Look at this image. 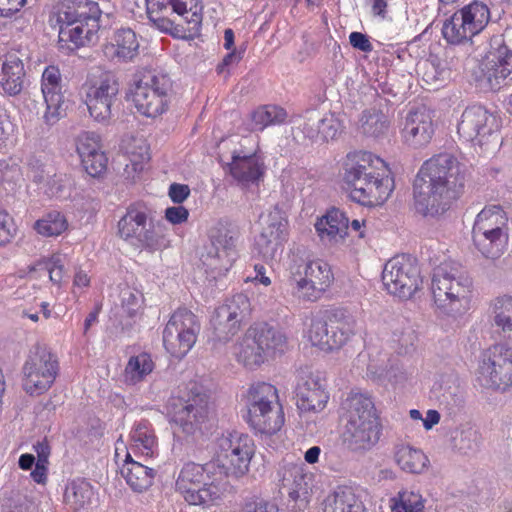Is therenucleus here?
I'll list each match as a JSON object with an SVG mask.
<instances>
[{
    "label": "nucleus",
    "mask_w": 512,
    "mask_h": 512,
    "mask_svg": "<svg viewBox=\"0 0 512 512\" xmlns=\"http://www.w3.org/2000/svg\"><path fill=\"white\" fill-rule=\"evenodd\" d=\"M465 173L458 159L447 152L427 159L413 182L414 207L424 217H436L450 209L463 193Z\"/></svg>",
    "instance_id": "1"
},
{
    "label": "nucleus",
    "mask_w": 512,
    "mask_h": 512,
    "mask_svg": "<svg viewBox=\"0 0 512 512\" xmlns=\"http://www.w3.org/2000/svg\"><path fill=\"white\" fill-rule=\"evenodd\" d=\"M344 170V182L350 189L353 201L364 206H374L390 196L393 180L386 175L384 161L371 152L348 154Z\"/></svg>",
    "instance_id": "2"
},
{
    "label": "nucleus",
    "mask_w": 512,
    "mask_h": 512,
    "mask_svg": "<svg viewBox=\"0 0 512 512\" xmlns=\"http://www.w3.org/2000/svg\"><path fill=\"white\" fill-rule=\"evenodd\" d=\"M344 441L353 451L369 450L380 438V424L370 396L352 392L346 400Z\"/></svg>",
    "instance_id": "3"
},
{
    "label": "nucleus",
    "mask_w": 512,
    "mask_h": 512,
    "mask_svg": "<svg viewBox=\"0 0 512 512\" xmlns=\"http://www.w3.org/2000/svg\"><path fill=\"white\" fill-rule=\"evenodd\" d=\"M431 291L439 309L447 314H456L468 301L472 279L460 264L443 262L433 270Z\"/></svg>",
    "instance_id": "4"
},
{
    "label": "nucleus",
    "mask_w": 512,
    "mask_h": 512,
    "mask_svg": "<svg viewBox=\"0 0 512 512\" xmlns=\"http://www.w3.org/2000/svg\"><path fill=\"white\" fill-rule=\"evenodd\" d=\"M246 421L258 433L272 435L284 424L277 389L266 382L253 383L244 395Z\"/></svg>",
    "instance_id": "5"
},
{
    "label": "nucleus",
    "mask_w": 512,
    "mask_h": 512,
    "mask_svg": "<svg viewBox=\"0 0 512 512\" xmlns=\"http://www.w3.org/2000/svg\"><path fill=\"white\" fill-rule=\"evenodd\" d=\"M102 11L97 2L72 0L58 15L61 40L84 46L93 43L101 27Z\"/></svg>",
    "instance_id": "6"
},
{
    "label": "nucleus",
    "mask_w": 512,
    "mask_h": 512,
    "mask_svg": "<svg viewBox=\"0 0 512 512\" xmlns=\"http://www.w3.org/2000/svg\"><path fill=\"white\" fill-rule=\"evenodd\" d=\"M118 233L131 246L149 253L168 246L164 225L154 221L145 207L129 206L118 222Z\"/></svg>",
    "instance_id": "7"
},
{
    "label": "nucleus",
    "mask_w": 512,
    "mask_h": 512,
    "mask_svg": "<svg viewBox=\"0 0 512 512\" xmlns=\"http://www.w3.org/2000/svg\"><path fill=\"white\" fill-rule=\"evenodd\" d=\"M171 92V78L157 71H147L136 76L130 89L135 108L147 117H157L167 110Z\"/></svg>",
    "instance_id": "8"
},
{
    "label": "nucleus",
    "mask_w": 512,
    "mask_h": 512,
    "mask_svg": "<svg viewBox=\"0 0 512 512\" xmlns=\"http://www.w3.org/2000/svg\"><path fill=\"white\" fill-rule=\"evenodd\" d=\"M356 321L343 309L326 311L312 320L308 337L313 346L324 351L343 347L355 333Z\"/></svg>",
    "instance_id": "9"
},
{
    "label": "nucleus",
    "mask_w": 512,
    "mask_h": 512,
    "mask_svg": "<svg viewBox=\"0 0 512 512\" xmlns=\"http://www.w3.org/2000/svg\"><path fill=\"white\" fill-rule=\"evenodd\" d=\"M289 271L298 297L307 301L320 298L334 280L327 262L319 259L307 261L297 254L290 258Z\"/></svg>",
    "instance_id": "10"
},
{
    "label": "nucleus",
    "mask_w": 512,
    "mask_h": 512,
    "mask_svg": "<svg viewBox=\"0 0 512 512\" xmlns=\"http://www.w3.org/2000/svg\"><path fill=\"white\" fill-rule=\"evenodd\" d=\"M59 371L55 354L43 344H35L29 350L22 367V387L30 396H39L53 385Z\"/></svg>",
    "instance_id": "11"
},
{
    "label": "nucleus",
    "mask_w": 512,
    "mask_h": 512,
    "mask_svg": "<svg viewBox=\"0 0 512 512\" xmlns=\"http://www.w3.org/2000/svg\"><path fill=\"white\" fill-rule=\"evenodd\" d=\"M217 449V456L213 462L219 468L220 474L238 478L248 472L255 452L251 437L236 431L222 434L217 439Z\"/></svg>",
    "instance_id": "12"
},
{
    "label": "nucleus",
    "mask_w": 512,
    "mask_h": 512,
    "mask_svg": "<svg viewBox=\"0 0 512 512\" xmlns=\"http://www.w3.org/2000/svg\"><path fill=\"white\" fill-rule=\"evenodd\" d=\"M499 120L480 105L467 107L457 126V132L467 142L481 149H495L501 143Z\"/></svg>",
    "instance_id": "13"
},
{
    "label": "nucleus",
    "mask_w": 512,
    "mask_h": 512,
    "mask_svg": "<svg viewBox=\"0 0 512 512\" xmlns=\"http://www.w3.org/2000/svg\"><path fill=\"white\" fill-rule=\"evenodd\" d=\"M210 244L201 255L203 265L212 273L225 274L237 258L236 242L239 230L228 222L219 221L209 234Z\"/></svg>",
    "instance_id": "14"
},
{
    "label": "nucleus",
    "mask_w": 512,
    "mask_h": 512,
    "mask_svg": "<svg viewBox=\"0 0 512 512\" xmlns=\"http://www.w3.org/2000/svg\"><path fill=\"white\" fill-rule=\"evenodd\" d=\"M479 82L482 87L499 91L512 82V49L502 35L490 41V47L480 64Z\"/></svg>",
    "instance_id": "15"
},
{
    "label": "nucleus",
    "mask_w": 512,
    "mask_h": 512,
    "mask_svg": "<svg viewBox=\"0 0 512 512\" xmlns=\"http://www.w3.org/2000/svg\"><path fill=\"white\" fill-rule=\"evenodd\" d=\"M477 381L488 389L506 391L512 387V348L494 344L480 357Z\"/></svg>",
    "instance_id": "16"
},
{
    "label": "nucleus",
    "mask_w": 512,
    "mask_h": 512,
    "mask_svg": "<svg viewBox=\"0 0 512 512\" xmlns=\"http://www.w3.org/2000/svg\"><path fill=\"white\" fill-rule=\"evenodd\" d=\"M382 282L390 294L407 300L421 288L423 280L416 259L401 254L387 261L382 271Z\"/></svg>",
    "instance_id": "17"
},
{
    "label": "nucleus",
    "mask_w": 512,
    "mask_h": 512,
    "mask_svg": "<svg viewBox=\"0 0 512 512\" xmlns=\"http://www.w3.org/2000/svg\"><path fill=\"white\" fill-rule=\"evenodd\" d=\"M200 323L187 308H179L170 317L163 331V344L175 358H183L194 346Z\"/></svg>",
    "instance_id": "18"
},
{
    "label": "nucleus",
    "mask_w": 512,
    "mask_h": 512,
    "mask_svg": "<svg viewBox=\"0 0 512 512\" xmlns=\"http://www.w3.org/2000/svg\"><path fill=\"white\" fill-rule=\"evenodd\" d=\"M146 9L149 19L164 32L173 28L175 16L184 17L194 27L201 23L198 0H146Z\"/></svg>",
    "instance_id": "19"
},
{
    "label": "nucleus",
    "mask_w": 512,
    "mask_h": 512,
    "mask_svg": "<svg viewBox=\"0 0 512 512\" xmlns=\"http://www.w3.org/2000/svg\"><path fill=\"white\" fill-rule=\"evenodd\" d=\"M119 83L112 72H103L89 87L86 104L90 116L97 122L108 124L112 117V106L117 100Z\"/></svg>",
    "instance_id": "20"
},
{
    "label": "nucleus",
    "mask_w": 512,
    "mask_h": 512,
    "mask_svg": "<svg viewBox=\"0 0 512 512\" xmlns=\"http://www.w3.org/2000/svg\"><path fill=\"white\" fill-rule=\"evenodd\" d=\"M326 386V379L322 372L312 371L309 367L297 370L295 388L297 407L304 412L322 411L329 399Z\"/></svg>",
    "instance_id": "21"
},
{
    "label": "nucleus",
    "mask_w": 512,
    "mask_h": 512,
    "mask_svg": "<svg viewBox=\"0 0 512 512\" xmlns=\"http://www.w3.org/2000/svg\"><path fill=\"white\" fill-rule=\"evenodd\" d=\"M250 312V301L243 293H238L216 308L211 325L220 341H228L241 327L244 318Z\"/></svg>",
    "instance_id": "22"
},
{
    "label": "nucleus",
    "mask_w": 512,
    "mask_h": 512,
    "mask_svg": "<svg viewBox=\"0 0 512 512\" xmlns=\"http://www.w3.org/2000/svg\"><path fill=\"white\" fill-rule=\"evenodd\" d=\"M172 407V421L186 435H194L208 418V396L205 393H192L187 400L179 399Z\"/></svg>",
    "instance_id": "23"
},
{
    "label": "nucleus",
    "mask_w": 512,
    "mask_h": 512,
    "mask_svg": "<svg viewBox=\"0 0 512 512\" xmlns=\"http://www.w3.org/2000/svg\"><path fill=\"white\" fill-rule=\"evenodd\" d=\"M63 87L59 68L53 65L46 67L42 73L41 91L45 104L43 119L48 125L55 124L65 114Z\"/></svg>",
    "instance_id": "24"
},
{
    "label": "nucleus",
    "mask_w": 512,
    "mask_h": 512,
    "mask_svg": "<svg viewBox=\"0 0 512 512\" xmlns=\"http://www.w3.org/2000/svg\"><path fill=\"white\" fill-rule=\"evenodd\" d=\"M432 112L424 106L409 111L401 134L405 144L418 149L428 145L434 135Z\"/></svg>",
    "instance_id": "25"
},
{
    "label": "nucleus",
    "mask_w": 512,
    "mask_h": 512,
    "mask_svg": "<svg viewBox=\"0 0 512 512\" xmlns=\"http://www.w3.org/2000/svg\"><path fill=\"white\" fill-rule=\"evenodd\" d=\"M286 220L278 210L270 212L267 217L266 226L255 239L254 250L264 260H272L282 247L286 235Z\"/></svg>",
    "instance_id": "26"
},
{
    "label": "nucleus",
    "mask_w": 512,
    "mask_h": 512,
    "mask_svg": "<svg viewBox=\"0 0 512 512\" xmlns=\"http://www.w3.org/2000/svg\"><path fill=\"white\" fill-rule=\"evenodd\" d=\"M491 326L498 342L512 348V296L496 297L490 304Z\"/></svg>",
    "instance_id": "27"
},
{
    "label": "nucleus",
    "mask_w": 512,
    "mask_h": 512,
    "mask_svg": "<svg viewBox=\"0 0 512 512\" xmlns=\"http://www.w3.org/2000/svg\"><path fill=\"white\" fill-rule=\"evenodd\" d=\"M25 70L18 52H9L4 55L0 71V87L10 95H18L24 85Z\"/></svg>",
    "instance_id": "28"
},
{
    "label": "nucleus",
    "mask_w": 512,
    "mask_h": 512,
    "mask_svg": "<svg viewBox=\"0 0 512 512\" xmlns=\"http://www.w3.org/2000/svg\"><path fill=\"white\" fill-rule=\"evenodd\" d=\"M361 490L351 486H339L324 501V512H364Z\"/></svg>",
    "instance_id": "29"
},
{
    "label": "nucleus",
    "mask_w": 512,
    "mask_h": 512,
    "mask_svg": "<svg viewBox=\"0 0 512 512\" xmlns=\"http://www.w3.org/2000/svg\"><path fill=\"white\" fill-rule=\"evenodd\" d=\"M138 48L139 42L135 32L130 28H122L114 33L110 43L104 45L103 52L109 59L128 61L138 54Z\"/></svg>",
    "instance_id": "30"
},
{
    "label": "nucleus",
    "mask_w": 512,
    "mask_h": 512,
    "mask_svg": "<svg viewBox=\"0 0 512 512\" xmlns=\"http://www.w3.org/2000/svg\"><path fill=\"white\" fill-rule=\"evenodd\" d=\"M229 167L233 178L243 184L258 181L264 171L263 164L255 154L241 155L234 152Z\"/></svg>",
    "instance_id": "31"
},
{
    "label": "nucleus",
    "mask_w": 512,
    "mask_h": 512,
    "mask_svg": "<svg viewBox=\"0 0 512 512\" xmlns=\"http://www.w3.org/2000/svg\"><path fill=\"white\" fill-rule=\"evenodd\" d=\"M315 228L322 239H344L349 229V218L340 209L332 208L317 221Z\"/></svg>",
    "instance_id": "32"
},
{
    "label": "nucleus",
    "mask_w": 512,
    "mask_h": 512,
    "mask_svg": "<svg viewBox=\"0 0 512 512\" xmlns=\"http://www.w3.org/2000/svg\"><path fill=\"white\" fill-rule=\"evenodd\" d=\"M215 466L214 462L200 465L195 462H187L180 469L176 479V490L182 495L189 493L192 489L200 487L205 483V472H210Z\"/></svg>",
    "instance_id": "33"
},
{
    "label": "nucleus",
    "mask_w": 512,
    "mask_h": 512,
    "mask_svg": "<svg viewBox=\"0 0 512 512\" xmlns=\"http://www.w3.org/2000/svg\"><path fill=\"white\" fill-rule=\"evenodd\" d=\"M458 64L454 62V56L450 57V62L441 60L437 57L430 58L418 65V72L422 74V79L429 85L438 86L451 78L452 69Z\"/></svg>",
    "instance_id": "34"
},
{
    "label": "nucleus",
    "mask_w": 512,
    "mask_h": 512,
    "mask_svg": "<svg viewBox=\"0 0 512 512\" xmlns=\"http://www.w3.org/2000/svg\"><path fill=\"white\" fill-rule=\"evenodd\" d=\"M310 477L297 465L285 466L280 479L281 488L286 490L293 500L306 498L309 490Z\"/></svg>",
    "instance_id": "35"
},
{
    "label": "nucleus",
    "mask_w": 512,
    "mask_h": 512,
    "mask_svg": "<svg viewBox=\"0 0 512 512\" xmlns=\"http://www.w3.org/2000/svg\"><path fill=\"white\" fill-rule=\"evenodd\" d=\"M254 339L260 342V345L270 353H283L287 348V336L279 328L267 323H258L250 327Z\"/></svg>",
    "instance_id": "36"
},
{
    "label": "nucleus",
    "mask_w": 512,
    "mask_h": 512,
    "mask_svg": "<svg viewBox=\"0 0 512 512\" xmlns=\"http://www.w3.org/2000/svg\"><path fill=\"white\" fill-rule=\"evenodd\" d=\"M506 222V214L499 205L485 207L476 217L472 234H478L479 240H481L482 233L505 231Z\"/></svg>",
    "instance_id": "37"
},
{
    "label": "nucleus",
    "mask_w": 512,
    "mask_h": 512,
    "mask_svg": "<svg viewBox=\"0 0 512 512\" xmlns=\"http://www.w3.org/2000/svg\"><path fill=\"white\" fill-rule=\"evenodd\" d=\"M458 13L469 31H473L475 35L485 29L491 18L488 5L478 0L463 6Z\"/></svg>",
    "instance_id": "38"
},
{
    "label": "nucleus",
    "mask_w": 512,
    "mask_h": 512,
    "mask_svg": "<svg viewBox=\"0 0 512 512\" xmlns=\"http://www.w3.org/2000/svg\"><path fill=\"white\" fill-rule=\"evenodd\" d=\"M94 496L93 487L85 479H74L66 486L64 493L65 503L74 511L87 508Z\"/></svg>",
    "instance_id": "39"
},
{
    "label": "nucleus",
    "mask_w": 512,
    "mask_h": 512,
    "mask_svg": "<svg viewBox=\"0 0 512 512\" xmlns=\"http://www.w3.org/2000/svg\"><path fill=\"white\" fill-rule=\"evenodd\" d=\"M479 240L478 234H472L473 243L478 251L488 259L499 258L506 247L508 235L505 231H492L482 233Z\"/></svg>",
    "instance_id": "40"
},
{
    "label": "nucleus",
    "mask_w": 512,
    "mask_h": 512,
    "mask_svg": "<svg viewBox=\"0 0 512 512\" xmlns=\"http://www.w3.org/2000/svg\"><path fill=\"white\" fill-rule=\"evenodd\" d=\"M121 474L134 491L142 492L152 485L155 471L140 462H128L122 466Z\"/></svg>",
    "instance_id": "41"
},
{
    "label": "nucleus",
    "mask_w": 512,
    "mask_h": 512,
    "mask_svg": "<svg viewBox=\"0 0 512 512\" xmlns=\"http://www.w3.org/2000/svg\"><path fill=\"white\" fill-rule=\"evenodd\" d=\"M394 457L400 468L409 473H421L428 463L427 456L421 450L409 445H398Z\"/></svg>",
    "instance_id": "42"
},
{
    "label": "nucleus",
    "mask_w": 512,
    "mask_h": 512,
    "mask_svg": "<svg viewBox=\"0 0 512 512\" xmlns=\"http://www.w3.org/2000/svg\"><path fill=\"white\" fill-rule=\"evenodd\" d=\"M360 128L366 136L373 138L381 137L389 129L388 116L376 108L367 109L363 111L360 118Z\"/></svg>",
    "instance_id": "43"
},
{
    "label": "nucleus",
    "mask_w": 512,
    "mask_h": 512,
    "mask_svg": "<svg viewBox=\"0 0 512 512\" xmlns=\"http://www.w3.org/2000/svg\"><path fill=\"white\" fill-rule=\"evenodd\" d=\"M266 356L267 351L260 345V342L254 339V334L251 333L249 328L241 344V350L238 355L239 361L244 366L252 369L264 363Z\"/></svg>",
    "instance_id": "44"
},
{
    "label": "nucleus",
    "mask_w": 512,
    "mask_h": 512,
    "mask_svg": "<svg viewBox=\"0 0 512 512\" xmlns=\"http://www.w3.org/2000/svg\"><path fill=\"white\" fill-rule=\"evenodd\" d=\"M183 497L189 507L198 506L206 511L220 499V489L213 482H205L200 487L194 488L183 495Z\"/></svg>",
    "instance_id": "45"
},
{
    "label": "nucleus",
    "mask_w": 512,
    "mask_h": 512,
    "mask_svg": "<svg viewBox=\"0 0 512 512\" xmlns=\"http://www.w3.org/2000/svg\"><path fill=\"white\" fill-rule=\"evenodd\" d=\"M154 369V362L148 353L130 357L124 371L125 382L135 385L145 379Z\"/></svg>",
    "instance_id": "46"
},
{
    "label": "nucleus",
    "mask_w": 512,
    "mask_h": 512,
    "mask_svg": "<svg viewBox=\"0 0 512 512\" xmlns=\"http://www.w3.org/2000/svg\"><path fill=\"white\" fill-rule=\"evenodd\" d=\"M130 436L135 447L141 449L144 455L152 457L157 453V438L151 424L147 420H142L135 424Z\"/></svg>",
    "instance_id": "47"
},
{
    "label": "nucleus",
    "mask_w": 512,
    "mask_h": 512,
    "mask_svg": "<svg viewBox=\"0 0 512 512\" xmlns=\"http://www.w3.org/2000/svg\"><path fill=\"white\" fill-rule=\"evenodd\" d=\"M287 117L286 111L275 105H266L259 107L252 113V122L254 128L263 130L269 125H278L284 123Z\"/></svg>",
    "instance_id": "48"
},
{
    "label": "nucleus",
    "mask_w": 512,
    "mask_h": 512,
    "mask_svg": "<svg viewBox=\"0 0 512 512\" xmlns=\"http://www.w3.org/2000/svg\"><path fill=\"white\" fill-rule=\"evenodd\" d=\"M68 227L67 219L58 211H51L45 214L34 224V229L45 237L58 236Z\"/></svg>",
    "instance_id": "49"
},
{
    "label": "nucleus",
    "mask_w": 512,
    "mask_h": 512,
    "mask_svg": "<svg viewBox=\"0 0 512 512\" xmlns=\"http://www.w3.org/2000/svg\"><path fill=\"white\" fill-rule=\"evenodd\" d=\"M461 18L459 13L456 12L450 19L444 22L442 34L450 43L459 44L463 41L470 40L475 35L473 31H469L467 25Z\"/></svg>",
    "instance_id": "50"
},
{
    "label": "nucleus",
    "mask_w": 512,
    "mask_h": 512,
    "mask_svg": "<svg viewBox=\"0 0 512 512\" xmlns=\"http://www.w3.org/2000/svg\"><path fill=\"white\" fill-rule=\"evenodd\" d=\"M439 401L449 415H456L464 406L463 392L457 385L448 386L439 397Z\"/></svg>",
    "instance_id": "51"
},
{
    "label": "nucleus",
    "mask_w": 512,
    "mask_h": 512,
    "mask_svg": "<svg viewBox=\"0 0 512 512\" xmlns=\"http://www.w3.org/2000/svg\"><path fill=\"white\" fill-rule=\"evenodd\" d=\"M480 433L472 428L468 427L462 429L459 434L454 437V446L462 453L467 454L475 451L480 444Z\"/></svg>",
    "instance_id": "52"
},
{
    "label": "nucleus",
    "mask_w": 512,
    "mask_h": 512,
    "mask_svg": "<svg viewBox=\"0 0 512 512\" xmlns=\"http://www.w3.org/2000/svg\"><path fill=\"white\" fill-rule=\"evenodd\" d=\"M424 501L420 494L413 491L399 493V502L392 508L393 512H423Z\"/></svg>",
    "instance_id": "53"
},
{
    "label": "nucleus",
    "mask_w": 512,
    "mask_h": 512,
    "mask_svg": "<svg viewBox=\"0 0 512 512\" xmlns=\"http://www.w3.org/2000/svg\"><path fill=\"white\" fill-rule=\"evenodd\" d=\"M100 149V137L98 134L94 132H85L79 136L77 141V152L81 160L89 157L90 154L101 152Z\"/></svg>",
    "instance_id": "54"
},
{
    "label": "nucleus",
    "mask_w": 512,
    "mask_h": 512,
    "mask_svg": "<svg viewBox=\"0 0 512 512\" xmlns=\"http://www.w3.org/2000/svg\"><path fill=\"white\" fill-rule=\"evenodd\" d=\"M129 163L125 164L124 174L127 179L134 181L136 177L143 171L145 163L149 160L147 151H143V147H140V152H128Z\"/></svg>",
    "instance_id": "55"
},
{
    "label": "nucleus",
    "mask_w": 512,
    "mask_h": 512,
    "mask_svg": "<svg viewBox=\"0 0 512 512\" xmlns=\"http://www.w3.org/2000/svg\"><path fill=\"white\" fill-rule=\"evenodd\" d=\"M122 307L129 317L136 316L143 305V295L137 290L126 288L121 292Z\"/></svg>",
    "instance_id": "56"
},
{
    "label": "nucleus",
    "mask_w": 512,
    "mask_h": 512,
    "mask_svg": "<svg viewBox=\"0 0 512 512\" xmlns=\"http://www.w3.org/2000/svg\"><path fill=\"white\" fill-rule=\"evenodd\" d=\"M340 130L341 124L333 114L320 115L319 141L335 139Z\"/></svg>",
    "instance_id": "57"
},
{
    "label": "nucleus",
    "mask_w": 512,
    "mask_h": 512,
    "mask_svg": "<svg viewBox=\"0 0 512 512\" xmlns=\"http://www.w3.org/2000/svg\"><path fill=\"white\" fill-rule=\"evenodd\" d=\"M81 163L89 175L96 177L106 169L107 158L103 152L93 153L81 160Z\"/></svg>",
    "instance_id": "58"
},
{
    "label": "nucleus",
    "mask_w": 512,
    "mask_h": 512,
    "mask_svg": "<svg viewBox=\"0 0 512 512\" xmlns=\"http://www.w3.org/2000/svg\"><path fill=\"white\" fill-rule=\"evenodd\" d=\"M320 129V114L317 112L309 113L302 125V132L309 139L318 142Z\"/></svg>",
    "instance_id": "59"
},
{
    "label": "nucleus",
    "mask_w": 512,
    "mask_h": 512,
    "mask_svg": "<svg viewBox=\"0 0 512 512\" xmlns=\"http://www.w3.org/2000/svg\"><path fill=\"white\" fill-rule=\"evenodd\" d=\"M42 265L43 269L48 273L50 280L54 284H60L64 276V269L60 258L53 257L52 259L45 261Z\"/></svg>",
    "instance_id": "60"
},
{
    "label": "nucleus",
    "mask_w": 512,
    "mask_h": 512,
    "mask_svg": "<svg viewBox=\"0 0 512 512\" xmlns=\"http://www.w3.org/2000/svg\"><path fill=\"white\" fill-rule=\"evenodd\" d=\"M14 231L12 219L5 211L0 209V246L11 241Z\"/></svg>",
    "instance_id": "61"
},
{
    "label": "nucleus",
    "mask_w": 512,
    "mask_h": 512,
    "mask_svg": "<svg viewBox=\"0 0 512 512\" xmlns=\"http://www.w3.org/2000/svg\"><path fill=\"white\" fill-rule=\"evenodd\" d=\"M244 512H280L275 503L264 499H254L246 502Z\"/></svg>",
    "instance_id": "62"
},
{
    "label": "nucleus",
    "mask_w": 512,
    "mask_h": 512,
    "mask_svg": "<svg viewBox=\"0 0 512 512\" xmlns=\"http://www.w3.org/2000/svg\"><path fill=\"white\" fill-rule=\"evenodd\" d=\"M189 212L183 206L169 207L165 211L166 219L172 224H181L188 219Z\"/></svg>",
    "instance_id": "63"
},
{
    "label": "nucleus",
    "mask_w": 512,
    "mask_h": 512,
    "mask_svg": "<svg viewBox=\"0 0 512 512\" xmlns=\"http://www.w3.org/2000/svg\"><path fill=\"white\" fill-rule=\"evenodd\" d=\"M349 41L352 47L362 52H371L373 50V46L369 41V38L361 32H352L349 36Z\"/></svg>",
    "instance_id": "64"
}]
</instances>
